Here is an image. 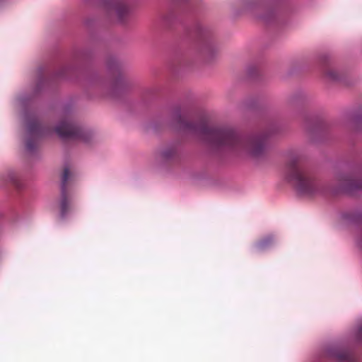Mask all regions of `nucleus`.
<instances>
[{
    "label": "nucleus",
    "instance_id": "8",
    "mask_svg": "<svg viewBox=\"0 0 362 362\" xmlns=\"http://www.w3.org/2000/svg\"><path fill=\"white\" fill-rule=\"evenodd\" d=\"M274 238L273 235H269L259 241L256 245H255V248L257 251H263L264 250H267L269 248L272 244L274 243Z\"/></svg>",
    "mask_w": 362,
    "mask_h": 362
},
{
    "label": "nucleus",
    "instance_id": "10",
    "mask_svg": "<svg viewBox=\"0 0 362 362\" xmlns=\"http://www.w3.org/2000/svg\"><path fill=\"white\" fill-rule=\"evenodd\" d=\"M326 76L328 78L336 81L338 80L339 78V75L337 71L334 69L329 70L326 72Z\"/></svg>",
    "mask_w": 362,
    "mask_h": 362
},
{
    "label": "nucleus",
    "instance_id": "11",
    "mask_svg": "<svg viewBox=\"0 0 362 362\" xmlns=\"http://www.w3.org/2000/svg\"><path fill=\"white\" fill-rule=\"evenodd\" d=\"M357 334L359 339H362V320L358 325Z\"/></svg>",
    "mask_w": 362,
    "mask_h": 362
},
{
    "label": "nucleus",
    "instance_id": "1",
    "mask_svg": "<svg viewBox=\"0 0 362 362\" xmlns=\"http://www.w3.org/2000/svg\"><path fill=\"white\" fill-rule=\"evenodd\" d=\"M173 122L180 129L197 131L211 146L216 148H235L250 143L252 153L259 156L267 146V138L264 136L245 138L232 129H214L208 127L205 123L197 125L187 122L182 117L180 110L174 112Z\"/></svg>",
    "mask_w": 362,
    "mask_h": 362
},
{
    "label": "nucleus",
    "instance_id": "7",
    "mask_svg": "<svg viewBox=\"0 0 362 362\" xmlns=\"http://www.w3.org/2000/svg\"><path fill=\"white\" fill-rule=\"evenodd\" d=\"M104 6L110 12L114 11L119 21H122L129 13V8L122 0H105Z\"/></svg>",
    "mask_w": 362,
    "mask_h": 362
},
{
    "label": "nucleus",
    "instance_id": "15",
    "mask_svg": "<svg viewBox=\"0 0 362 362\" xmlns=\"http://www.w3.org/2000/svg\"><path fill=\"white\" fill-rule=\"evenodd\" d=\"M19 100V103H20L21 104H22V105H23V104L24 103V102H25V99H24V98H19V100Z\"/></svg>",
    "mask_w": 362,
    "mask_h": 362
},
{
    "label": "nucleus",
    "instance_id": "3",
    "mask_svg": "<svg viewBox=\"0 0 362 362\" xmlns=\"http://www.w3.org/2000/svg\"><path fill=\"white\" fill-rule=\"evenodd\" d=\"M55 131L59 136L64 139L78 138L84 141L87 140L88 132L69 119L59 122Z\"/></svg>",
    "mask_w": 362,
    "mask_h": 362
},
{
    "label": "nucleus",
    "instance_id": "12",
    "mask_svg": "<svg viewBox=\"0 0 362 362\" xmlns=\"http://www.w3.org/2000/svg\"><path fill=\"white\" fill-rule=\"evenodd\" d=\"M173 154V152H171L170 151H164L163 153H162V155L164 158H168L171 156V155Z\"/></svg>",
    "mask_w": 362,
    "mask_h": 362
},
{
    "label": "nucleus",
    "instance_id": "5",
    "mask_svg": "<svg viewBox=\"0 0 362 362\" xmlns=\"http://www.w3.org/2000/svg\"><path fill=\"white\" fill-rule=\"evenodd\" d=\"M326 354L328 357L334 359L337 362H346L352 360L350 351L338 344L329 346L327 348Z\"/></svg>",
    "mask_w": 362,
    "mask_h": 362
},
{
    "label": "nucleus",
    "instance_id": "14",
    "mask_svg": "<svg viewBox=\"0 0 362 362\" xmlns=\"http://www.w3.org/2000/svg\"><path fill=\"white\" fill-rule=\"evenodd\" d=\"M9 0H0V8L4 7Z\"/></svg>",
    "mask_w": 362,
    "mask_h": 362
},
{
    "label": "nucleus",
    "instance_id": "4",
    "mask_svg": "<svg viewBox=\"0 0 362 362\" xmlns=\"http://www.w3.org/2000/svg\"><path fill=\"white\" fill-rule=\"evenodd\" d=\"M28 125L29 139L26 144V148L28 151L32 152L35 150L36 146L34 139L45 134L46 131L33 119H28Z\"/></svg>",
    "mask_w": 362,
    "mask_h": 362
},
{
    "label": "nucleus",
    "instance_id": "9",
    "mask_svg": "<svg viewBox=\"0 0 362 362\" xmlns=\"http://www.w3.org/2000/svg\"><path fill=\"white\" fill-rule=\"evenodd\" d=\"M344 187L346 192H353L355 190L362 189V182L356 180H349Z\"/></svg>",
    "mask_w": 362,
    "mask_h": 362
},
{
    "label": "nucleus",
    "instance_id": "13",
    "mask_svg": "<svg viewBox=\"0 0 362 362\" xmlns=\"http://www.w3.org/2000/svg\"><path fill=\"white\" fill-rule=\"evenodd\" d=\"M8 180L16 184V175L14 173H10L8 175Z\"/></svg>",
    "mask_w": 362,
    "mask_h": 362
},
{
    "label": "nucleus",
    "instance_id": "2",
    "mask_svg": "<svg viewBox=\"0 0 362 362\" xmlns=\"http://www.w3.org/2000/svg\"><path fill=\"white\" fill-rule=\"evenodd\" d=\"M286 177L302 194L313 193L316 185L311 174L298 163L297 158H291L286 168Z\"/></svg>",
    "mask_w": 362,
    "mask_h": 362
},
{
    "label": "nucleus",
    "instance_id": "6",
    "mask_svg": "<svg viewBox=\"0 0 362 362\" xmlns=\"http://www.w3.org/2000/svg\"><path fill=\"white\" fill-rule=\"evenodd\" d=\"M70 173L67 168L64 170L61 184L60 216L65 218L67 214L68 200L66 192V183L69 179Z\"/></svg>",
    "mask_w": 362,
    "mask_h": 362
}]
</instances>
